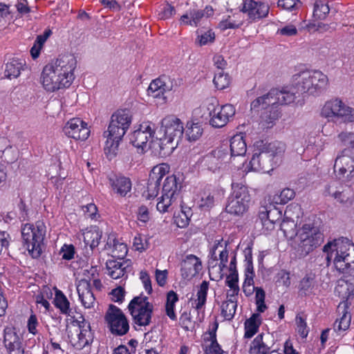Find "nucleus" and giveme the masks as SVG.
Wrapping results in <instances>:
<instances>
[{
	"instance_id": "1",
	"label": "nucleus",
	"mask_w": 354,
	"mask_h": 354,
	"mask_svg": "<svg viewBox=\"0 0 354 354\" xmlns=\"http://www.w3.org/2000/svg\"><path fill=\"white\" fill-rule=\"evenodd\" d=\"M77 61L73 55H60L51 64L46 65L41 73V83L48 92L68 88L75 79Z\"/></svg>"
},
{
	"instance_id": "2",
	"label": "nucleus",
	"mask_w": 354,
	"mask_h": 354,
	"mask_svg": "<svg viewBox=\"0 0 354 354\" xmlns=\"http://www.w3.org/2000/svg\"><path fill=\"white\" fill-rule=\"evenodd\" d=\"M255 146L258 149L254 151L250 161V165L252 170L263 173L272 169L273 158L285 151V145L278 141L270 143L259 141L256 142Z\"/></svg>"
},
{
	"instance_id": "3",
	"label": "nucleus",
	"mask_w": 354,
	"mask_h": 354,
	"mask_svg": "<svg viewBox=\"0 0 354 354\" xmlns=\"http://www.w3.org/2000/svg\"><path fill=\"white\" fill-rule=\"evenodd\" d=\"M21 237L28 252L33 258H38L42 253V245L46 234V227L41 221L35 223L23 224Z\"/></svg>"
},
{
	"instance_id": "4",
	"label": "nucleus",
	"mask_w": 354,
	"mask_h": 354,
	"mask_svg": "<svg viewBox=\"0 0 354 354\" xmlns=\"http://www.w3.org/2000/svg\"><path fill=\"white\" fill-rule=\"evenodd\" d=\"M294 84L301 93L316 95L326 89L328 79L319 71H305L293 76Z\"/></svg>"
},
{
	"instance_id": "5",
	"label": "nucleus",
	"mask_w": 354,
	"mask_h": 354,
	"mask_svg": "<svg viewBox=\"0 0 354 354\" xmlns=\"http://www.w3.org/2000/svg\"><path fill=\"white\" fill-rule=\"evenodd\" d=\"M303 93L299 91L298 86L295 85L281 90L272 89L266 95L253 100L251 103V109H258L261 106L263 108H266L268 105L290 104Z\"/></svg>"
},
{
	"instance_id": "6",
	"label": "nucleus",
	"mask_w": 354,
	"mask_h": 354,
	"mask_svg": "<svg viewBox=\"0 0 354 354\" xmlns=\"http://www.w3.org/2000/svg\"><path fill=\"white\" fill-rule=\"evenodd\" d=\"M323 251L327 254L326 257L327 266H329L333 260L337 270H344L339 261V259H342L341 255H343L344 252H347V255H346L347 257L346 258V261L351 263L352 262L351 259H354V244L349 239L344 237L328 242L324 246Z\"/></svg>"
},
{
	"instance_id": "7",
	"label": "nucleus",
	"mask_w": 354,
	"mask_h": 354,
	"mask_svg": "<svg viewBox=\"0 0 354 354\" xmlns=\"http://www.w3.org/2000/svg\"><path fill=\"white\" fill-rule=\"evenodd\" d=\"M323 251L327 254L326 257L327 266H329L333 260L337 270H344L339 261V259H342L341 255H343L344 252H347V255H346L347 257L346 258V261L351 263L352 262L351 259H354V244L349 239L344 237L328 242L324 246Z\"/></svg>"
},
{
	"instance_id": "8",
	"label": "nucleus",
	"mask_w": 354,
	"mask_h": 354,
	"mask_svg": "<svg viewBox=\"0 0 354 354\" xmlns=\"http://www.w3.org/2000/svg\"><path fill=\"white\" fill-rule=\"evenodd\" d=\"M297 251L300 256L306 257L322 244L324 235L315 226L305 224L297 234Z\"/></svg>"
},
{
	"instance_id": "9",
	"label": "nucleus",
	"mask_w": 354,
	"mask_h": 354,
	"mask_svg": "<svg viewBox=\"0 0 354 354\" xmlns=\"http://www.w3.org/2000/svg\"><path fill=\"white\" fill-rule=\"evenodd\" d=\"M321 115L335 122L351 123L354 122V109L339 98L331 99L324 104Z\"/></svg>"
},
{
	"instance_id": "10",
	"label": "nucleus",
	"mask_w": 354,
	"mask_h": 354,
	"mask_svg": "<svg viewBox=\"0 0 354 354\" xmlns=\"http://www.w3.org/2000/svg\"><path fill=\"white\" fill-rule=\"evenodd\" d=\"M232 192L228 197L225 210L230 214L243 215L248 211L251 201L248 188L239 183H232Z\"/></svg>"
},
{
	"instance_id": "11",
	"label": "nucleus",
	"mask_w": 354,
	"mask_h": 354,
	"mask_svg": "<svg viewBox=\"0 0 354 354\" xmlns=\"http://www.w3.org/2000/svg\"><path fill=\"white\" fill-rule=\"evenodd\" d=\"M134 323L140 326L149 325L151 320L153 306L144 295L135 297L128 306Z\"/></svg>"
},
{
	"instance_id": "12",
	"label": "nucleus",
	"mask_w": 354,
	"mask_h": 354,
	"mask_svg": "<svg viewBox=\"0 0 354 354\" xmlns=\"http://www.w3.org/2000/svg\"><path fill=\"white\" fill-rule=\"evenodd\" d=\"M209 116V124L214 128L225 127L233 119L236 109L230 104L220 106L216 100L212 99L207 105Z\"/></svg>"
},
{
	"instance_id": "13",
	"label": "nucleus",
	"mask_w": 354,
	"mask_h": 354,
	"mask_svg": "<svg viewBox=\"0 0 354 354\" xmlns=\"http://www.w3.org/2000/svg\"><path fill=\"white\" fill-rule=\"evenodd\" d=\"M104 319L113 335L121 336L129 331V322L125 315L119 308L113 304L109 305Z\"/></svg>"
},
{
	"instance_id": "14",
	"label": "nucleus",
	"mask_w": 354,
	"mask_h": 354,
	"mask_svg": "<svg viewBox=\"0 0 354 354\" xmlns=\"http://www.w3.org/2000/svg\"><path fill=\"white\" fill-rule=\"evenodd\" d=\"M334 171L339 179H351L354 175V154L350 149L340 151L335 160Z\"/></svg>"
},
{
	"instance_id": "15",
	"label": "nucleus",
	"mask_w": 354,
	"mask_h": 354,
	"mask_svg": "<svg viewBox=\"0 0 354 354\" xmlns=\"http://www.w3.org/2000/svg\"><path fill=\"white\" fill-rule=\"evenodd\" d=\"M169 167L167 164H161L153 167L148 180L147 191L145 196L147 199L153 198L158 196L160 181L169 172Z\"/></svg>"
},
{
	"instance_id": "16",
	"label": "nucleus",
	"mask_w": 354,
	"mask_h": 354,
	"mask_svg": "<svg viewBox=\"0 0 354 354\" xmlns=\"http://www.w3.org/2000/svg\"><path fill=\"white\" fill-rule=\"evenodd\" d=\"M63 131L68 138L76 140H85L90 134L87 123L79 118L69 120L65 124Z\"/></svg>"
},
{
	"instance_id": "17",
	"label": "nucleus",
	"mask_w": 354,
	"mask_h": 354,
	"mask_svg": "<svg viewBox=\"0 0 354 354\" xmlns=\"http://www.w3.org/2000/svg\"><path fill=\"white\" fill-rule=\"evenodd\" d=\"M160 129L164 132V136L178 142L181 139L184 131L183 122L173 115H167L161 120Z\"/></svg>"
},
{
	"instance_id": "18",
	"label": "nucleus",
	"mask_w": 354,
	"mask_h": 354,
	"mask_svg": "<svg viewBox=\"0 0 354 354\" xmlns=\"http://www.w3.org/2000/svg\"><path fill=\"white\" fill-rule=\"evenodd\" d=\"M241 12L248 15L249 22L251 23L266 17L269 12V6L262 2L244 0Z\"/></svg>"
},
{
	"instance_id": "19",
	"label": "nucleus",
	"mask_w": 354,
	"mask_h": 354,
	"mask_svg": "<svg viewBox=\"0 0 354 354\" xmlns=\"http://www.w3.org/2000/svg\"><path fill=\"white\" fill-rule=\"evenodd\" d=\"M154 133L155 131L153 128L151 127V123L149 122H143L138 129L131 133L130 142L135 147L144 149Z\"/></svg>"
},
{
	"instance_id": "20",
	"label": "nucleus",
	"mask_w": 354,
	"mask_h": 354,
	"mask_svg": "<svg viewBox=\"0 0 354 354\" xmlns=\"http://www.w3.org/2000/svg\"><path fill=\"white\" fill-rule=\"evenodd\" d=\"M274 339L270 333L258 335L252 342L250 354H270L273 351Z\"/></svg>"
},
{
	"instance_id": "21",
	"label": "nucleus",
	"mask_w": 354,
	"mask_h": 354,
	"mask_svg": "<svg viewBox=\"0 0 354 354\" xmlns=\"http://www.w3.org/2000/svg\"><path fill=\"white\" fill-rule=\"evenodd\" d=\"M3 345L8 354H24L21 340L12 327L4 328Z\"/></svg>"
},
{
	"instance_id": "22",
	"label": "nucleus",
	"mask_w": 354,
	"mask_h": 354,
	"mask_svg": "<svg viewBox=\"0 0 354 354\" xmlns=\"http://www.w3.org/2000/svg\"><path fill=\"white\" fill-rule=\"evenodd\" d=\"M77 292L82 306L86 308L94 307L95 297L91 290L90 279H82L76 283Z\"/></svg>"
},
{
	"instance_id": "23",
	"label": "nucleus",
	"mask_w": 354,
	"mask_h": 354,
	"mask_svg": "<svg viewBox=\"0 0 354 354\" xmlns=\"http://www.w3.org/2000/svg\"><path fill=\"white\" fill-rule=\"evenodd\" d=\"M202 269L199 258L194 254H189L180 263L181 276L185 279H191L198 274Z\"/></svg>"
},
{
	"instance_id": "24",
	"label": "nucleus",
	"mask_w": 354,
	"mask_h": 354,
	"mask_svg": "<svg viewBox=\"0 0 354 354\" xmlns=\"http://www.w3.org/2000/svg\"><path fill=\"white\" fill-rule=\"evenodd\" d=\"M71 342L77 349L81 350L93 341V334L90 324L84 320L79 325V333L75 337H71Z\"/></svg>"
},
{
	"instance_id": "25",
	"label": "nucleus",
	"mask_w": 354,
	"mask_h": 354,
	"mask_svg": "<svg viewBox=\"0 0 354 354\" xmlns=\"http://www.w3.org/2000/svg\"><path fill=\"white\" fill-rule=\"evenodd\" d=\"M173 89V83L167 76H161L153 80L147 89L148 95L153 97H160L165 92Z\"/></svg>"
},
{
	"instance_id": "26",
	"label": "nucleus",
	"mask_w": 354,
	"mask_h": 354,
	"mask_svg": "<svg viewBox=\"0 0 354 354\" xmlns=\"http://www.w3.org/2000/svg\"><path fill=\"white\" fill-rule=\"evenodd\" d=\"M108 274L114 279H118L124 276L128 272L130 262L124 259H109L106 263Z\"/></svg>"
},
{
	"instance_id": "27",
	"label": "nucleus",
	"mask_w": 354,
	"mask_h": 354,
	"mask_svg": "<svg viewBox=\"0 0 354 354\" xmlns=\"http://www.w3.org/2000/svg\"><path fill=\"white\" fill-rule=\"evenodd\" d=\"M109 181L114 192L121 196H125L131 189V180L124 176L111 174Z\"/></svg>"
},
{
	"instance_id": "28",
	"label": "nucleus",
	"mask_w": 354,
	"mask_h": 354,
	"mask_svg": "<svg viewBox=\"0 0 354 354\" xmlns=\"http://www.w3.org/2000/svg\"><path fill=\"white\" fill-rule=\"evenodd\" d=\"M260 109H263V112L261 114V119L262 125L267 129L271 128L276 120L279 118V112L276 105H268L266 108H263L261 106L258 109H252L253 111H259Z\"/></svg>"
},
{
	"instance_id": "29",
	"label": "nucleus",
	"mask_w": 354,
	"mask_h": 354,
	"mask_svg": "<svg viewBox=\"0 0 354 354\" xmlns=\"http://www.w3.org/2000/svg\"><path fill=\"white\" fill-rule=\"evenodd\" d=\"M209 282L207 281H203L201 285L197 287L196 298L192 300V305L197 311L198 314H199L200 312L203 313V308L206 303Z\"/></svg>"
},
{
	"instance_id": "30",
	"label": "nucleus",
	"mask_w": 354,
	"mask_h": 354,
	"mask_svg": "<svg viewBox=\"0 0 354 354\" xmlns=\"http://www.w3.org/2000/svg\"><path fill=\"white\" fill-rule=\"evenodd\" d=\"M317 285L315 273L312 271L308 272L299 281V291L301 295H309L313 292Z\"/></svg>"
},
{
	"instance_id": "31",
	"label": "nucleus",
	"mask_w": 354,
	"mask_h": 354,
	"mask_svg": "<svg viewBox=\"0 0 354 354\" xmlns=\"http://www.w3.org/2000/svg\"><path fill=\"white\" fill-rule=\"evenodd\" d=\"M26 62L24 59L12 58L6 64L5 75L9 79L17 78L24 70Z\"/></svg>"
},
{
	"instance_id": "32",
	"label": "nucleus",
	"mask_w": 354,
	"mask_h": 354,
	"mask_svg": "<svg viewBox=\"0 0 354 354\" xmlns=\"http://www.w3.org/2000/svg\"><path fill=\"white\" fill-rule=\"evenodd\" d=\"M131 122V116L129 111L119 110L113 113L111 118L110 125L111 128H115V125L120 127H124L127 130Z\"/></svg>"
},
{
	"instance_id": "33",
	"label": "nucleus",
	"mask_w": 354,
	"mask_h": 354,
	"mask_svg": "<svg viewBox=\"0 0 354 354\" xmlns=\"http://www.w3.org/2000/svg\"><path fill=\"white\" fill-rule=\"evenodd\" d=\"M203 17V11L197 9L190 10L181 16L180 19V24L197 27Z\"/></svg>"
},
{
	"instance_id": "34",
	"label": "nucleus",
	"mask_w": 354,
	"mask_h": 354,
	"mask_svg": "<svg viewBox=\"0 0 354 354\" xmlns=\"http://www.w3.org/2000/svg\"><path fill=\"white\" fill-rule=\"evenodd\" d=\"M181 185L174 175L167 176L162 185V194L178 198Z\"/></svg>"
},
{
	"instance_id": "35",
	"label": "nucleus",
	"mask_w": 354,
	"mask_h": 354,
	"mask_svg": "<svg viewBox=\"0 0 354 354\" xmlns=\"http://www.w3.org/2000/svg\"><path fill=\"white\" fill-rule=\"evenodd\" d=\"M218 324L214 322L212 328L208 333L209 337H207V340L210 341L211 343L203 348L205 354H223V350L216 341V332Z\"/></svg>"
},
{
	"instance_id": "36",
	"label": "nucleus",
	"mask_w": 354,
	"mask_h": 354,
	"mask_svg": "<svg viewBox=\"0 0 354 354\" xmlns=\"http://www.w3.org/2000/svg\"><path fill=\"white\" fill-rule=\"evenodd\" d=\"M230 146L232 156H243L247 151L245 141L241 134H236L231 138Z\"/></svg>"
},
{
	"instance_id": "37",
	"label": "nucleus",
	"mask_w": 354,
	"mask_h": 354,
	"mask_svg": "<svg viewBox=\"0 0 354 354\" xmlns=\"http://www.w3.org/2000/svg\"><path fill=\"white\" fill-rule=\"evenodd\" d=\"M261 324V316L258 313L253 314L249 319H246L244 324V337L251 338L259 330Z\"/></svg>"
},
{
	"instance_id": "38",
	"label": "nucleus",
	"mask_w": 354,
	"mask_h": 354,
	"mask_svg": "<svg viewBox=\"0 0 354 354\" xmlns=\"http://www.w3.org/2000/svg\"><path fill=\"white\" fill-rule=\"evenodd\" d=\"M178 141L166 136L160 138L157 142L159 147V155L162 157L171 155L178 147Z\"/></svg>"
},
{
	"instance_id": "39",
	"label": "nucleus",
	"mask_w": 354,
	"mask_h": 354,
	"mask_svg": "<svg viewBox=\"0 0 354 354\" xmlns=\"http://www.w3.org/2000/svg\"><path fill=\"white\" fill-rule=\"evenodd\" d=\"M177 199L178 198L172 196V195L162 194L158 198L156 204L157 210L162 214L171 211L174 206L177 203Z\"/></svg>"
},
{
	"instance_id": "40",
	"label": "nucleus",
	"mask_w": 354,
	"mask_h": 354,
	"mask_svg": "<svg viewBox=\"0 0 354 354\" xmlns=\"http://www.w3.org/2000/svg\"><path fill=\"white\" fill-rule=\"evenodd\" d=\"M334 199L343 206L348 207L354 203V193L349 187H341V189Z\"/></svg>"
},
{
	"instance_id": "41",
	"label": "nucleus",
	"mask_w": 354,
	"mask_h": 354,
	"mask_svg": "<svg viewBox=\"0 0 354 354\" xmlns=\"http://www.w3.org/2000/svg\"><path fill=\"white\" fill-rule=\"evenodd\" d=\"M222 156L221 150H215L212 153L208 154L205 156L204 160L205 164L208 169L215 172L218 169L221 168L222 162L219 160V158Z\"/></svg>"
},
{
	"instance_id": "42",
	"label": "nucleus",
	"mask_w": 354,
	"mask_h": 354,
	"mask_svg": "<svg viewBox=\"0 0 354 354\" xmlns=\"http://www.w3.org/2000/svg\"><path fill=\"white\" fill-rule=\"evenodd\" d=\"M330 8L326 0H316L314 4L313 16L318 19H324L329 13Z\"/></svg>"
},
{
	"instance_id": "43",
	"label": "nucleus",
	"mask_w": 354,
	"mask_h": 354,
	"mask_svg": "<svg viewBox=\"0 0 354 354\" xmlns=\"http://www.w3.org/2000/svg\"><path fill=\"white\" fill-rule=\"evenodd\" d=\"M178 300V297L175 292L171 290L167 293L165 306L166 313L167 315L172 320H175L176 319V315L174 312V306Z\"/></svg>"
},
{
	"instance_id": "44",
	"label": "nucleus",
	"mask_w": 354,
	"mask_h": 354,
	"mask_svg": "<svg viewBox=\"0 0 354 354\" xmlns=\"http://www.w3.org/2000/svg\"><path fill=\"white\" fill-rule=\"evenodd\" d=\"M106 137L107 140L104 147V153L109 159H112L118 153L119 144L122 140L111 138L109 136Z\"/></svg>"
},
{
	"instance_id": "45",
	"label": "nucleus",
	"mask_w": 354,
	"mask_h": 354,
	"mask_svg": "<svg viewBox=\"0 0 354 354\" xmlns=\"http://www.w3.org/2000/svg\"><path fill=\"white\" fill-rule=\"evenodd\" d=\"M203 129L198 123L187 122L186 136L189 141H196L202 136Z\"/></svg>"
},
{
	"instance_id": "46",
	"label": "nucleus",
	"mask_w": 354,
	"mask_h": 354,
	"mask_svg": "<svg viewBox=\"0 0 354 354\" xmlns=\"http://www.w3.org/2000/svg\"><path fill=\"white\" fill-rule=\"evenodd\" d=\"M101 239V232L98 230H93L84 234V241L86 245H89L91 250L96 248Z\"/></svg>"
},
{
	"instance_id": "47",
	"label": "nucleus",
	"mask_w": 354,
	"mask_h": 354,
	"mask_svg": "<svg viewBox=\"0 0 354 354\" xmlns=\"http://www.w3.org/2000/svg\"><path fill=\"white\" fill-rule=\"evenodd\" d=\"M54 302L55 306L58 308L63 314L69 315L71 311L70 303L61 291L56 292Z\"/></svg>"
},
{
	"instance_id": "48",
	"label": "nucleus",
	"mask_w": 354,
	"mask_h": 354,
	"mask_svg": "<svg viewBox=\"0 0 354 354\" xmlns=\"http://www.w3.org/2000/svg\"><path fill=\"white\" fill-rule=\"evenodd\" d=\"M301 213V207L298 204L291 203L286 207L285 210V217L286 219L290 220L292 227H295V218H298Z\"/></svg>"
},
{
	"instance_id": "49",
	"label": "nucleus",
	"mask_w": 354,
	"mask_h": 354,
	"mask_svg": "<svg viewBox=\"0 0 354 354\" xmlns=\"http://www.w3.org/2000/svg\"><path fill=\"white\" fill-rule=\"evenodd\" d=\"M236 301L227 300L221 305V314L227 320H231L236 313Z\"/></svg>"
},
{
	"instance_id": "50",
	"label": "nucleus",
	"mask_w": 354,
	"mask_h": 354,
	"mask_svg": "<svg viewBox=\"0 0 354 354\" xmlns=\"http://www.w3.org/2000/svg\"><path fill=\"white\" fill-rule=\"evenodd\" d=\"M196 34L197 38L195 43L200 46L212 44L215 40V34L212 30L204 32H201L198 30Z\"/></svg>"
},
{
	"instance_id": "51",
	"label": "nucleus",
	"mask_w": 354,
	"mask_h": 354,
	"mask_svg": "<svg viewBox=\"0 0 354 354\" xmlns=\"http://www.w3.org/2000/svg\"><path fill=\"white\" fill-rule=\"evenodd\" d=\"M215 86L220 90L227 88L230 82V77L223 71H217L213 80Z\"/></svg>"
},
{
	"instance_id": "52",
	"label": "nucleus",
	"mask_w": 354,
	"mask_h": 354,
	"mask_svg": "<svg viewBox=\"0 0 354 354\" xmlns=\"http://www.w3.org/2000/svg\"><path fill=\"white\" fill-rule=\"evenodd\" d=\"M244 20H232L231 16H228L227 19L222 20L218 24V28L221 30H225L228 28L235 29L239 28L243 24Z\"/></svg>"
},
{
	"instance_id": "53",
	"label": "nucleus",
	"mask_w": 354,
	"mask_h": 354,
	"mask_svg": "<svg viewBox=\"0 0 354 354\" xmlns=\"http://www.w3.org/2000/svg\"><path fill=\"white\" fill-rule=\"evenodd\" d=\"M351 315L348 313H344L339 320H337L334 324L335 330L344 331L347 330L351 324Z\"/></svg>"
},
{
	"instance_id": "54",
	"label": "nucleus",
	"mask_w": 354,
	"mask_h": 354,
	"mask_svg": "<svg viewBox=\"0 0 354 354\" xmlns=\"http://www.w3.org/2000/svg\"><path fill=\"white\" fill-rule=\"evenodd\" d=\"M341 187L339 182L332 180L325 186L324 195L326 196H331L334 198L341 189Z\"/></svg>"
},
{
	"instance_id": "55",
	"label": "nucleus",
	"mask_w": 354,
	"mask_h": 354,
	"mask_svg": "<svg viewBox=\"0 0 354 354\" xmlns=\"http://www.w3.org/2000/svg\"><path fill=\"white\" fill-rule=\"evenodd\" d=\"M277 5L284 10L295 11L301 6V2L299 0H279Z\"/></svg>"
},
{
	"instance_id": "56",
	"label": "nucleus",
	"mask_w": 354,
	"mask_h": 354,
	"mask_svg": "<svg viewBox=\"0 0 354 354\" xmlns=\"http://www.w3.org/2000/svg\"><path fill=\"white\" fill-rule=\"evenodd\" d=\"M127 130L124 127H120L115 125V128H111V125H109L108 130L104 133V136H109V138H113L115 139L122 140Z\"/></svg>"
},
{
	"instance_id": "57",
	"label": "nucleus",
	"mask_w": 354,
	"mask_h": 354,
	"mask_svg": "<svg viewBox=\"0 0 354 354\" xmlns=\"http://www.w3.org/2000/svg\"><path fill=\"white\" fill-rule=\"evenodd\" d=\"M295 196V192L293 189L290 188H285L280 192V194L277 197L278 200H277L275 202L277 203H279L281 204H286L294 198Z\"/></svg>"
},
{
	"instance_id": "58",
	"label": "nucleus",
	"mask_w": 354,
	"mask_h": 354,
	"mask_svg": "<svg viewBox=\"0 0 354 354\" xmlns=\"http://www.w3.org/2000/svg\"><path fill=\"white\" fill-rule=\"evenodd\" d=\"M198 203L201 208H210L214 204V197L211 193L204 192Z\"/></svg>"
},
{
	"instance_id": "59",
	"label": "nucleus",
	"mask_w": 354,
	"mask_h": 354,
	"mask_svg": "<svg viewBox=\"0 0 354 354\" xmlns=\"http://www.w3.org/2000/svg\"><path fill=\"white\" fill-rule=\"evenodd\" d=\"M339 140L344 145H348L354 149V133L342 131L337 136Z\"/></svg>"
},
{
	"instance_id": "60",
	"label": "nucleus",
	"mask_w": 354,
	"mask_h": 354,
	"mask_svg": "<svg viewBox=\"0 0 354 354\" xmlns=\"http://www.w3.org/2000/svg\"><path fill=\"white\" fill-rule=\"evenodd\" d=\"M250 274L251 275L248 274H246V277L243 285V291L247 297L252 295L254 291H256L257 288L253 285L252 272H250Z\"/></svg>"
},
{
	"instance_id": "61",
	"label": "nucleus",
	"mask_w": 354,
	"mask_h": 354,
	"mask_svg": "<svg viewBox=\"0 0 354 354\" xmlns=\"http://www.w3.org/2000/svg\"><path fill=\"white\" fill-rule=\"evenodd\" d=\"M148 242L145 237L140 234L136 236L133 240V246L135 250L139 252H143L148 248Z\"/></svg>"
},
{
	"instance_id": "62",
	"label": "nucleus",
	"mask_w": 354,
	"mask_h": 354,
	"mask_svg": "<svg viewBox=\"0 0 354 354\" xmlns=\"http://www.w3.org/2000/svg\"><path fill=\"white\" fill-rule=\"evenodd\" d=\"M296 324L298 333L303 338L306 337L308 334V329L306 319L301 315H297L296 317Z\"/></svg>"
},
{
	"instance_id": "63",
	"label": "nucleus",
	"mask_w": 354,
	"mask_h": 354,
	"mask_svg": "<svg viewBox=\"0 0 354 354\" xmlns=\"http://www.w3.org/2000/svg\"><path fill=\"white\" fill-rule=\"evenodd\" d=\"M273 206L270 205L268 207H261L259 213V218L261 221V223L266 221H268V218H270L274 213H279L276 209H272Z\"/></svg>"
},
{
	"instance_id": "64",
	"label": "nucleus",
	"mask_w": 354,
	"mask_h": 354,
	"mask_svg": "<svg viewBox=\"0 0 354 354\" xmlns=\"http://www.w3.org/2000/svg\"><path fill=\"white\" fill-rule=\"evenodd\" d=\"M18 15L19 17H24L30 12V8L28 6L27 0H18L15 4Z\"/></svg>"
}]
</instances>
